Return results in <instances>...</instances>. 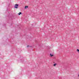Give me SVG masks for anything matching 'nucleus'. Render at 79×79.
<instances>
[{"instance_id":"7","label":"nucleus","mask_w":79,"mask_h":79,"mask_svg":"<svg viewBox=\"0 0 79 79\" xmlns=\"http://www.w3.org/2000/svg\"><path fill=\"white\" fill-rule=\"evenodd\" d=\"M29 45H27V47H29Z\"/></svg>"},{"instance_id":"1","label":"nucleus","mask_w":79,"mask_h":79,"mask_svg":"<svg viewBox=\"0 0 79 79\" xmlns=\"http://www.w3.org/2000/svg\"><path fill=\"white\" fill-rule=\"evenodd\" d=\"M18 4H15V8H18Z\"/></svg>"},{"instance_id":"5","label":"nucleus","mask_w":79,"mask_h":79,"mask_svg":"<svg viewBox=\"0 0 79 79\" xmlns=\"http://www.w3.org/2000/svg\"><path fill=\"white\" fill-rule=\"evenodd\" d=\"M56 64H54V66H56Z\"/></svg>"},{"instance_id":"2","label":"nucleus","mask_w":79,"mask_h":79,"mask_svg":"<svg viewBox=\"0 0 79 79\" xmlns=\"http://www.w3.org/2000/svg\"><path fill=\"white\" fill-rule=\"evenodd\" d=\"M21 14H22L21 12H19V13L18 14V15H21Z\"/></svg>"},{"instance_id":"8","label":"nucleus","mask_w":79,"mask_h":79,"mask_svg":"<svg viewBox=\"0 0 79 79\" xmlns=\"http://www.w3.org/2000/svg\"><path fill=\"white\" fill-rule=\"evenodd\" d=\"M78 77H79V74L78 75Z\"/></svg>"},{"instance_id":"3","label":"nucleus","mask_w":79,"mask_h":79,"mask_svg":"<svg viewBox=\"0 0 79 79\" xmlns=\"http://www.w3.org/2000/svg\"><path fill=\"white\" fill-rule=\"evenodd\" d=\"M27 8H28V6H26L25 7V9H26Z\"/></svg>"},{"instance_id":"4","label":"nucleus","mask_w":79,"mask_h":79,"mask_svg":"<svg viewBox=\"0 0 79 79\" xmlns=\"http://www.w3.org/2000/svg\"><path fill=\"white\" fill-rule=\"evenodd\" d=\"M50 55L51 56H53V55H52V54H50Z\"/></svg>"},{"instance_id":"6","label":"nucleus","mask_w":79,"mask_h":79,"mask_svg":"<svg viewBox=\"0 0 79 79\" xmlns=\"http://www.w3.org/2000/svg\"><path fill=\"white\" fill-rule=\"evenodd\" d=\"M77 52H79V50L78 49H77Z\"/></svg>"}]
</instances>
